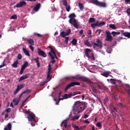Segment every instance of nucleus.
Listing matches in <instances>:
<instances>
[{
	"mask_svg": "<svg viewBox=\"0 0 130 130\" xmlns=\"http://www.w3.org/2000/svg\"><path fill=\"white\" fill-rule=\"evenodd\" d=\"M87 106L88 103H86V102L78 101L76 102L74 105L73 109L75 111H78V113H81V112L84 111L87 108Z\"/></svg>",
	"mask_w": 130,
	"mask_h": 130,
	"instance_id": "1",
	"label": "nucleus"
},
{
	"mask_svg": "<svg viewBox=\"0 0 130 130\" xmlns=\"http://www.w3.org/2000/svg\"><path fill=\"white\" fill-rule=\"evenodd\" d=\"M71 34V29H69L67 30V31H62L60 34V36L62 37L63 38H65L64 42L66 44H68L69 42V40L70 39V37H66V36H69Z\"/></svg>",
	"mask_w": 130,
	"mask_h": 130,
	"instance_id": "2",
	"label": "nucleus"
},
{
	"mask_svg": "<svg viewBox=\"0 0 130 130\" xmlns=\"http://www.w3.org/2000/svg\"><path fill=\"white\" fill-rule=\"evenodd\" d=\"M80 85H81L80 82H72L66 86V87L64 89V91L65 92H67V91H68L69 89H70L71 88H72V87H74V86H80Z\"/></svg>",
	"mask_w": 130,
	"mask_h": 130,
	"instance_id": "3",
	"label": "nucleus"
},
{
	"mask_svg": "<svg viewBox=\"0 0 130 130\" xmlns=\"http://www.w3.org/2000/svg\"><path fill=\"white\" fill-rule=\"evenodd\" d=\"M93 48L94 49H96V47H99V48H100V49H102V42L101 41V40L97 39L96 42H93Z\"/></svg>",
	"mask_w": 130,
	"mask_h": 130,
	"instance_id": "4",
	"label": "nucleus"
},
{
	"mask_svg": "<svg viewBox=\"0 0 130 130\" xmlns=\"http://www.w3.org/2000/svg\"><path fill=\"white\" fill-rule=\"evenodd\" d=\"M86 79H87V77L82 76L80 75H76L74 76H72V81H74V80H80V81H82V82H85Z\"/></svg>",
	"mask_w": 130,
	"mask_h": 130,
	"instance_id": "5",
	"label": "nucleus"
},
{
	"mask_svg": "<svg viewBox=\"0 0 130 130\" xmlns=\"http://www.w3.org/2000/svg\"><path fill=\"white\" fill-rule=\"evenodd\" d=\"M70 119V118H67L66 120L63 121L61 124V126H64L66 129L70 130L71 129V126L68 125V121H69V120Z\"/></svg>",
	"mask_w": 130,
	"mask_h": 130,
	"instance_id": "6",
	"label": "nucleus"
},
{
	"mask_svg": "<svg viewBox=\"0 0 130 130\" xmlns=\"http://www.w3.org/2000/svg\"><path fill=\"white\" fill-rule=\"evenodd\" d=\"M51 68V64L50 63H49L48 64V73H47V80L48 81V80H51L52 76H51V73H52V70Z\"/></svg>",
	"mask_w": 130,
	"mask_h": 130,
	"instance_id": "7",
	"label": "nucleus"
},
{
	"mask_svg": "<svg viewBox=\"0 0 130 130\" xmlns=\"http://www.w3.org/2000/svg\"><path fill=\"white\" fill-rule=\"evenodd\" d=\"M69 23L71 24V25H73L76 29H79V25H78V22L76 19H70Z\"/></svg>",
	"mask_w": 130,
	"mask_h": 130,
	"instance_id": "8",
	"label": "nucleus"
},
{
	"mask_svg": "<svg viewBox=\"0 0 130 130\" xmlns=\"http://www.w3.org/2000/svg\"><path fill=\"white\" fill-rule=\"evenodd\" d=\"M106 41H110L111 42L113 40L112 38V36H111V33L110 31H107L106 32Z\"/></svg>",
	"mask_w": 130,
	"mask_h": 130,
	"instance_id": "9",
	"label": "nucleus"
},
{
	"mask_svg": "<svg viewBox=\"0 0 130 130\" xmlns=\"http://www.w3.org/2000/svg\"><path fill=\"white\" fill-rule=\"evenodd\" d=\"M27 5V3L25 1H22L19 2L16 5H15L14 8V9L16 8H22V7H25Z\"/></svg>",
	"mask_w": 130,
	"mask_h": 130,
	"instance_id": "10",
	"label": "nucleus"
},
{
	"mask_svg": "<svg viewBox=\"0 0 130 130\" xmlns=\"http://www.w3.org/2000/svg\"><path fill=\"white\" fill-rule=\"evenodd\" d=\"M38 53L40 56H42L43 57H46L47 56V55H46V53L42 51L41 49L38 48Z\"/></svg>",
	"mask_w": 130,
	"mask_h": 130,
	"instance_id": "11",
	"label": "nucleus"
},
{
	"mask_svg": "<svg viewBox=\"0 0 130 130\" xmlns=\"http://www.w3.org/2000/svg\"><path fill=\"white\" fill-rule=\"evenodd\" d=\"M85 82H86L87 84H89V86H90L91 88H95V87H96L95 86V83L91 81V80L88 78H86Z\"/></svg>",
	"mask_w": 130,
	"mask_h": 130,
	"instance_id": "12",
	"label": "nucleus"
},
{
	"mask_svg": "<svg viewBox=\"0 0 130 130\" xmlns=\"http://www.w3.org/2000/svg\"><path fill=\"white\" fill-rule=\"evenodd\" d=\"M48 48H50V52H51L52 54H53V56H54L55 58H56V59H57V57L56 56V52H55V50H54V48H52L51 46H49Z\"/></svg>",
	"mask_w": 130,
	"mask_h": 130,
	"instance_id": "13",
	"label": "nucleus"
},
{
	"mask_svg": "<svg viewBox=\"0 0 130 130\" xmlns=\"http://www.w3.org/2000/svg\"><path fill=\"white\" fill-rule=\"evenodd\" d=\"M27 117L29 121H35V115L34 114H28Z\"/></svg>",
	"mask_w": 130,
	"mask_h": 130,
	"instance_id": "14",
	"label": "nucleus"
},
{
	"mask_svg": "<svg viewBox=\"0 0 130 130\" xmlns=\"http://www.w3.org/2000/svg\"><path fill=\"white\" fill-rule=\"evenodd\" d=\"M23 88H24V84L18 85L17 88L16 89V90H15V91L14 92V95L18 94V92H19V91H20V90H21V89H23Z\"/></svg>",
	"mask_w": 130,
	"mask_h": 130,
	"instance_id": "15",
	"label": "nucleus"
},
{
	"mask_svg": "<svg viewBox=\"0 0 130 130\" xmlns=\"http://www.w3.org/2000/svg\"><path fill=\"white\" fill-rule=\"evenodd\" d=\"M49 56H50L52 59V61H50V63H52V64H53V63H55L56 60H54V58H55V57H54V56H53V55H52V53H51V52H49Z\"/></svg>",
	"mask_w": 130,
	"mask_h": 130,
	"instance_id": "16",
	"label": "nucleus"
},
{
	"mask_svg": "<svg viewBox=\"0 0 130 130\" xmlns=\"http://www.w3.org/2000/svg\"><path fill=\"white\" fill-rule=\"evenodd\" d=\"M96 26L98 27H102V26H104L106 24V22L104 21H97L96 22Z\"/></svg>",
	"mask_w": 130,
	"mask_h": 130,
	"instance_id": "17",
	"label": "nucleus"
},
{
	"mask_svg": "<svg viewBox=\"0 0 130 130\" xmlns=\"http://www.w3.org/2000/svg\"><path fill=\"white\" fill-rule=\"evenodd\" d=\"M21 100V96H19L18 98H15L13 99V102L15 104V105H18L19 104V103L20 102V101Z\"/></svg>",
	"mask_w": 130,
	"mask_h": 130,
	"instance_id": "18",
	"label": "nucleus"
},
{
	"mask_svg": "<svg viewBox=\"0 0 130 130\" xmlns=\"http://www.w3.org/2000/svg\"><path fill=\"white\" fill-rule=\"evenodd\" d=\"M29 66V63H28V61H25L24 63L21 66V70H23V71H25V69L26 68H28V66Z\"/></svg>",
	"mask_w": 130,
	"mask_h": 130,
	"instance_id": "19",
	"label": "nucleus"
},
{
	"mask_svg": "<svg viewBox=\"0 0 130 130\" xmlns=\"http://www.w3.org/2000/svg\"><path fill=\"white\" fill-rule=\"evenodd\" d=\"M40 7H41L40 4H37L35 8L33 9L32 11H35V12H38V11H39V9H40Z\"/></svg>",
	"mask_w": 130,
	"mask_h": 130,
	"instance_id": "20",
	"label": "nucleus"
},
{
	"mask_svg": "<svg viewBox=\"0 0 130 130\" xmlns=\"http://www.w3.org/2000/svg\"><path fill=\"white\" fill-rule=\"evenodd\" d=\"M111 74L110 71L105 72L101 74L102 76L105 77L106 78H108L109 74Z\"/></svg>",
	"mask_w": 130,
	"mask_h": 130,
	"instance_id": "21",
	"label": "nucleus"
},
{
	"mask_svg": "<svg viewBox=\"0 0 130 130\" xmlns=\"http://www.w3.org/2000/svg\"><path fill=\"white\" fill-rule=\"evenodd\" d=\"M90 52H91V49L88 48H86L85 49V54L86 57H89V54L90 53Z\"/></svg>",
	"mask_w": 130,
	"mask_h": 130,
	"instance_id": "22",
	"label": "nucleus"
},
{
	"mask_svg": "<svg viewBox=\"0 0 130 130\" xmlns=\"http://www.w3.org/2000/svg\"><path fill=\"white\" fill-rule=\"evenodd\" d=\"M23 51L25 55H27V56H30V53L29 52V51L25 48H23Z\"/></svg>",
	"mask_w": 130,
	"mask_h": 130,
	"instance_id": "23",
	"label": "nucleus"
},
{
	"mask_svg": "<svg viewBox=\"0 0 130 130\" xmlns=\"http://www.w3.org/2000/svg\"><path fill=\"white\" fill-rule=\"evenodd\" d=\"M25 79H28V75L26 74L21 76L19 80V82H21L25 80Z\"/></svg>",
	"mask_w": 130,
	"mask_h": 130,
	"instance_id": "24",
	"label": "nucleus"
},
{
	"mask_svg": "<svg viewBox=\"0 0 130 130\" xmlns=\"http://www.w3.org/2000/svg\"><path fill=\"white\" fill-rule=\"evenodd\" d=\"M27 41L30 45H35L34 40L32 39H27Z\"/></svg>",
	"mask_w": 130,
	"mask_h": 130,
	"instance_id": "25",
	"label": "nucleus"
},
{
	"mask_svg": "<svg viewBox=\"0 0 130 130\" xmlns=\"http://www.w3.org/2000/svg\"><path fill=\"white\" fill-rule=\"evenodd\" d=\"M72 96H73V93H70V94L66 93L63 97L64 99H68V98H71Z\"/></svg>",
	"mask_w": 130,
	"mask_h": 130,
	"instance_id": "26",
	"label": "nucleus"
},
{
	"mask_svg": "<svg viewBox=\"0 0 130 130\" xmlns=\"http://www.w3.org/2000/svg\"><path fill=\"white\" fill-rule=\"evenodd\" d=\"M34 60L36 61L37 64L38 68H40V63L39 62V58L38 57L34 59Z\"/></svg>",
	"mask_w": 130,
	"mask_h": 130,
	"instance_id": "27",
	"label": "nucleus"
},
{
	"mask_svg": "<svg viewBox=\"0 0 130 130\" xmlns=\"http://www.w3.org/2000/svg\"><path fill=\"white\" fill-rule=\"evenodd\" d=\"M12 129V124L11 123L8 124L7 126L5 127L4 130H11Z\"/></svg>",
	"mask_w": 130,
	"mask_h": 130,
	"instance_id": "28",
	"label": "nucleus"
},
{
	"mask_svg": "<svg viewBox=\"0 0 130 130\" xmlns=\"http://www.w3.org/2000/svg\"><path fill=\"white\" fill-rule=\"evenodd\" d=\"M31 92V90L30 89H26L24 91H23L22 93H21L20 95V97H22L23 96V94H28Z\"/></svg>",
	"mask_w": 130,
	"mask_h": 130,
	"instance_id": "29",
	"label": "nucleus"
},
{
	"mask_svg": "<svg viewBox=\"0 0 130 130\" xmlns=\"http://www.w3.org/2000/svg\"><path fill=\"white\" fill-rule=\"evenodd\" d=\"M18 63H19V61L16 60L14 61V63L12 64V67H13V68H18Z\"/></svg>",
	"mask_w": 130,
	"mask_h": 130,
	"instance_id": "30",
	"label": "nucleus"
},
{
	"mask_svg": "<svg viewBox=\"0 0 130 130\" xmlns=\"http://www.w3.org/2000/svg\"><path fill=\"white\" fill-rule=\"evenodd\" d=\"M85 126H84L83 127H82V126L79 127V126H77V125L74 126V128H75L76 130L83 129L85 128Z\"/></svg>",
	"mask_w": 130,
	"mask_h": 130,
	"instance_id": "31",
	"label": "nucleus"
},
{
	"mask_svg": "<svg viewBox=\"0 0 130 130\" xmlns=\"http://www.w3.org/2000/svg\"><path fill=\"white\" fill-rule=\"evenodd\" d=\"M97 86L100 90H105V86L103 85H100V84H98Z\"/></svg>",
	"mask_w": 130,
	"mask_h": 130,
	"instance_id": "32",
	"label": "nucleus"
},
{
	"mask_svg": "<svg viewBox=\"0 0 130 130\" xmlns=\"http://www.w3.org/2000/svg\"><path fill=\"white\" fill-rule=\"evenodd\" d=\"M78 7L81 11H83V10H84V6L83 5V4H82V3H79Z\"/></svg>",
	"mask_w": 130,
	"mask_h": 130,
	"instance_id": "33",
	"label": "nucleus"
},
{
	"mask_svg": "<svg viewBox=\"0 0 130 130\" xmlns=\"http://www.w3.org/2000/svg\"><path fill=\"white\" fill-rule=\"evenodd\" d=\"M78 42V41L76 39H73L72 41L71 42V43H72V45L74 46L77 45V43Z\"/></svg>",
	"mask_w": 130,
	"mask_h": 130,
	"instance_id": "34",
	"label": "nucleus"
},
{
	"mask_svg": "<svg viewBox=\"0 0 130 130\" xmlns=\"http://www.w3.org/2000/svg\"><path fill=\"white\" fill-rule=\"evenodd\" d=\"M123 35L125 36V37H127L128 38H130V32H125L123 33Z\"/></svg>",
	"mask_w": 130,
	"mask_h": 130,
	"instance_id": "35",
	"label": "nucleus"
},
{
	"mask_svg": "<svg viewBox=\"0 0 130 130\" xmlns=\"http://www.w3.org/2000/svg\"><path fill=\"white\" fill-rule=\"evenodd\" d=\"M95 21H96V19H95L94 18L90 17L88 21V23H94V22H95Z\"/></svg>",
	"mask_w": 130,
	"mask_h": 130,
	"instance_id": "36",
	"label": "nucleus"
},
{
	"mask_svg": "<svg viewBox=\"0 0 130 130\" xmlns=\"http://www.w3.org/2000/svg\"><path fill=\"white\" fill-rule=\"evenodd\" d=\"M111 34H112V35H113V36H114V37L115 36L120 34V32H119V31H117V32L112 31Z\"/></svg>",
	"mask_w": 130,
	"mask_h": 130,
	"instance_id": "37",
	"label": "nucleus"
},
{
	"mask_svg": "<svg viewBox=\"0 0 130 130\" xmlns=\"http://www.w3.org/2000/svg\"><path fill=\"white\" fill-rule=\"evenodd\" d=\"M64 80H66V81H69V80H71V81H73V76L66 77L64 78Z\"/></svg>",
	"mask_w": 130,
	"mask_h": 130,
	"instance_id": "38",
	"label": "nucleus"
},
{
	"mask_svg": "<svg viewBox=\"0 0 130 130\" xmlns=\"http://www.w3.org/2000/svg\"><path fill=\"white\" fill-rule=\"evenodd\" d=\"M69 18H70V19H75V18H76V14L72 13L69 16Z\"/></svg>",
	"mask_w": 130,
	"mask_h": 130,
	"instance_id": "39",
	"label": "nucleus"
},
{
	"mask_svg": "<svg viewBox=\"0 0 130 130\" xmlns=\"http://www.w3.org/2000/svg\"><path fill=\"white\" fill-rule=\"evenodd\" d=\"M88 58H90L92 60H95V57H94V54L92 53L91 55H89V57H87Z\"/></svg>",
	"mask_w": 130,
	"mask_h": 130,
	"instance_id": "40",
	"label": "nucleus"
},
{
	"mask_svg": "<svg viewBox=\"0 0 130 130\" xmlns=\"http://www.w3.org/2000/svg\"><path fill=\"white\" fill-rule=\"evenodd\" d=\"M116 80L114 79H112L111 78L110 79V83L111 84H112L113 85H115V84H116Z\"/></svg>",
	"mask_w": 130,
	"mask_h": 130,
	"instance_id": "41",
	"label": "nucleus"
},
{
	"mask_svg": "<svg viewBox=\"0 0 130 130\" xmlns=\"http://www.w3.org/2000/svg\"><path fill=\"white\" fill-rule=\"evenodd\" d=\"M109 27H110V28H111L112 29H113L114 30H115V29H117V28L115 26V24H111L109 25Z\"/></svg>",
	"mask_w": 130,
	"mask_h": 130,
	"instance_id": "42",
	"label": "nucleus"
},
{
	"mask_svg": "<svg viewBox=\"0 0 130 130\" xmlns=\"http://www.w3.org/2000/svg\"><path fill=\"white\" fill-rule=\"evenodd\" d=\"M79 118H80V116L79 115L74 116L72 118V120H77V119H79Z\"/></svg>",
	"mask_w": 130,
	"mask_h": 130,
	"instance_id": "43",
	"label": "nucleus"
},
{
	"mask_svg": "<svg viewBox=\"0 0 130 130\" xmlns=\"http://www.w3.org/2000/svg\"><path fill=\"white\" fill-rule=\"evenodd\" d=\"M49 81H50V79L49 80L46 79V81L41 83V86H44V85H46Z\"/></svg>",
	"mask_w": 130,
	"mask_h": 130,
	"instance_id": "44",
	"label": "nucleus"
},
{
	"mask_svg": "<svg viewBox=\"0 0 130 130\" xmlns=\"http://www.w3.org/2000/svg\"><path fill=\"white\" fill-rule=\"evenodd\" d=\"M84 44L85 45H86V46H91V44H90V43L88 40L85 41Z\"/></svg>",
	"mask_w": 130,
	"mask_h": 130,
	"instance_id": "45",
	"label": "nucleus"
},
{
	"mask_svg": "<svg viewBox=\"0 0 130 130\" xmlns=\"http://www.w3.org/2000/svg\"><path fill=\"white\" fill-rule=\"evenodd\" d=\"M66 10L67 12H70V11H71V6H70V5L66 6Z\"/></svg>",
	"mask_w": 130,
	"mask_h": 130,
	"instance_id": "46",
	"label": "nucleus"
},
{
	"mask_svg": "<svg viewBox=\"0 0 130 130\" xmlns=\"http://www.w3.org/2000/svg\"><path fill=\"white\" fill-rule=\"evenodd\" d=\"M63 5L67 7L68 6V1L67 0H64L63 1Z\"/></svg>",
	"mask_w": 130,
	"mask_h": 130,
	"instance_id": "47",
	"label": "nucleus"
},
{
	"mask_svg": "<svg viewBox=\"0 0 130 130\" xmlns=\"http://www.w3.org/2000/svg\"><path fill=\"white\" fill-rule=\"evenodd\" d=\"M17 18V16L16 15H13L11 17V19H12L13 20H16Z\"/></svg>",
	"mask_w": 130,
	"mask_h": 130,
	"instance_id": "48",
	"label": "nucleus"
},
{
	"mask_svg": "<svg viewBox=\"0 0 130 130\" xmlns=\"http://www.w3.org/2000/svg\"><path fill=\"white\" fill-rule=\"evenodd\" d=\"M96 126L98 127H101V126H102V124L101 122H98L96 124Z\"/></svg>",
	"mask_w": 130,
	"mask_h": 130,
	"instance_id": "49",
	"label": "nucleus"
},
{
	"mask_svg": "<svg viewBox=\"0 0 130 130\" xmlns=\"http://www.w3.org/2000/svg\"><path fill=\"white\" fill-rule=\"evenodd\" d=\"M92 28H95L96 27V26H97V24L96 23V22L95 23H91V24Z\"/></svg>",
	"mask_w": 130,
	"mask_h": 130,
	"instance_id": "50",
	"label": "nucleus"
},
{
	"mask_svg": "<svg viewBox=\"0 0 130 130\" xmlns=\"http://www.w3.org/2000/svg\"><path fill=\"white\" fill-rule=\"evenodd\" d=\"M92 90L94 93H97V89H96V87L92 88Z\"/></svg>",
	"mask_w": 130,
	"mask_h": 130,
	"instance_id": "51",
	"label": "nucleus"
},
{
	"mask_svg": "<svg viewBox=\"0 0 130 130\" xmlns=\"http://www.w3.org/2000/svg\"><path fill=\"white\" fill-rule=\"evenodd\" d=\"M17 58L18 59H22V55L21 54H19L17 55Z\"/></svg>",
	"mask_w": 130,
	"mask_h": 130,
	"instance_id": "52",
	"label": "nucleus"
},
{
	"mask_svg": "<svg viewBox=\"0 0 130 130\" xmlns=\"http://www.w3.org/2000/svg\"><path fill=\"white\" fill-rule=\"evenodd\" d=\"M97 32H99L98 34H100L102 32H103V30L97 29L96 31V32L97 33Z\"/></svg>",
	"mask_w": 130,
	"mask_h": 130,
	"instance_id": "53",
	"label": "nucleus"
},
{
	"mask_svg": "<svg viewBox=\"0 0 130 130\" xmlns=\"http://www.w3.org/2000/svg\"><path fill=\"white\" fill-rule=\"evenodd\" d=\"M34 45H29V48H30V49L31 50H32V51H34V47H32Z\"/></svg>",
	"mask_w": 130,
	"mask_h": 130,
	"instance_id": "54",
	"label": "nucleus"
},
{
	"mask_svg": "<svg viewBox=\"0 0 130 130\" xmlns=\"http://www.w3.org/2000/svg\"><path fill=\"white\" fill-rule=\"evenodd\" d=\"M126 13L129 15L130 18V8L127 9Z\"/></svg>",
	"mask_w": 130,
	"mask_h": 130,
	"instance_id": "55",
	"label": "nucleus"
},
{
	"mask_svg": "<svg viewBox=\"0 0 130 130\" xmlns=\"http://www.w3.org/2000/svg\"><path fill=\"white\" fill-rule=\"evenodd\" d=\"M125 3L126 5H127V4L130 5V0H125Z\"/></svg>",
	"mask_w": 130,
	"mask_h": 130,
	"instance_id": "56",
	"label": "nucleus"
},
{
	"mask_svg": "<svg viewBox=\"0 0 130 130\" xmlns=\"http://www.w3.org/2000/svg\"><path fill=\"white\" fill-rule=\"evenodd\" d=\"M112 112H117V110H116V108H113V110L112 111Z\"/></svg>",
	"mask_w": 130,
	"mask_h": 130,
	"instance_id": "57",
	"label": "nucleus"
},
{
	"mask_svg": "<svg viewBox=\"0 0 130 130\" xmlns=\"http://www.w3.org/2000/svg\"><path fill=\"white\" fill-rule=\"evenodd\" d=\"M24 73V70H23V69H21V70H20V73H19V74H20V75H23V73Z\"/></svg>",
	"mask_w": 130,
	"mask_h": 130,
	"instance_id": "58",
	"label": "nucleus"
},
{
	"mask_svg": "<svg viewBox=\"0 0 130 130\" xmlns=\"http://www.w3.org/2000/svg\"><path fill=\"white\" fill-rule=\"evenodd\" d=\"M6 112H11V108H8L6 110Z\"/></svg>",
	"mask_w": 130,
	"mask_h": 130,
	"instance_id": "59",
	"label": "nucleus"
},
{
	"mask_svg": "<svg viewBox=\"0 0 130 130\" xmlns=\"http://www.w3.org/2000/svg\"><path fill=\"white\" fill-rule=\"evenodd\" d=\"M76 95H78V92H74L73 94L72 93V96H75Z\"/></svg>",
	"mask_w": 130,
	"mask_h": 130,
	"instance_id": "60",
	"label": "nucleus"
},
{
	"mask_svg": "<svg viewBox=\"0 0 130 130\" xmlns=\"http://www.w3.org/2000/svg\"><path fill=\"white\" fill-rule=\"evenodd\" d=\"M88 35H91V34H92V30H91L90 29L88 31Z\"/></svg>",
	"mask_w": 130,
	"mask_h": 130,
	"instance_id": "61",
	"label": "nucleus"
},
{
	"mask_svg": "<svg viewBox=\"0 0 130 130\" xmlns=\"http://www.w3.org/2000/svg\"><path fill=\"white\" fill-rule=\"evenodd\" d=\"M85 123H87V124H89L90 123V121H89L88 120H85L84 121Z\"/></svg>",
	"mask_w": 130,
	"mask_h": 130,
	"instance_id": "62",
	"label": "nucleus"
},
{
	"mask_svg": "<svg viewBox=\"0 0 130 130\" xmlns=\"http://www.w3.org/2000/svg\"><path fill=\"white\" fill-rule=\"evenodd\" d=\"M88 116H89V115L85 114L84 118H85V119H86L88 118Z\"/></svg>",
	"mask_w": 130,
	"mask_h": 130,
	"instance_id": "63",
	"label": "nucleus"
},
{
	"mask_svg": "<svg viewBox=\"0 0 130 130\" xmlns=\"http://www.w3.org/2000/svg\"><path fill=\"white\" fill-rule=\"evenodd\" d=\"M83 29H81L80 31H79V34L80 35H83Z\"/></svg>",
	"mask_w": 130,
	"mask_h": 130,
	"instance_id": "64",
	"label": "nucleus"
}]
</instances>
